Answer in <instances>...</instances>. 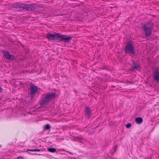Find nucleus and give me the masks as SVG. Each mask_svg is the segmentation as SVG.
<instances>
[{
	"label": "nucleus",
	"instance_id": "1",
	"mask_svg": "<svg viewBox=\"0 0 159 159\" xmlns=\"http://www.w3.org/2000/svg\"><path fill=\"white\" fill-rule=\"evenodd\" d=\"M56 93L55 92H49L46 94L45 97L43 98L39 101V104L40 105H46L53 98L56 97Z\"/></svg>",
	"mask_w": 159,
	"mask_h": 159
},
{
	"label": "nucleus",
	"instance_id": "2",
	"mask_svg": "<svg viewBox=\"0 0 159 159\" xmlns=\"http://www.w3.org/2000/svg\"><path fill=\"white\" fill-rule=\"evenodd\" d=\"M153 27V24L152 23H149L143 25L142 29L145 35L147 36H148L151 34Z\"/></svg>",
	"mask_w": 159,
	"mask_h": 159
},
{
	"label": "nucleus",
	"instance_id": "3",
	"mask_svg": "<svg viewBox=\"0 0 159 159\" xmlns=\"http://www.w3.org/2000/svg\"><path fill=\"white\" fill-rule=\"evenodd\" d=\"M124 51L125 53L127 54H132L134 55L135 53L133 46L130 42L126 43L124 49Z\"/></svg>",
	"mask_w": 159,
	"mask_h": 159
},
{
	"label": "nucleus",
	"instance_id": "4",
	"mask_svg": "<svg viewBox=\"0 0 159 159\" xmlns=\"http://www.w3.org/2000/svg\"><path fill=\"white\" fill-rule=\"evenodd\" d=\"M152 77L154 81L159 82V70L158 68H155L152 71Z\"/></svg>",
	"mask_w": 159,
	"mask_h": 159
},
{
	"label": "nucleus",
	"instance_id": "5",
	"mask_svg": "<svg viewBox=\"0 0 159 159\" xmlns=\"http://www.w3.org/2000/svg\"><path fill=\"white\" fill-rule=\"evenodd\" d=\"M60 38L61 40H70L71 39L70 36L60 34L58 33L54 32V39Z\"/></svg>",
	"mask_w": 159,
	"mask_h": 159
},
{
	"label": "nucleus",
	"instance_id": "6",
	"mask_svg": "<svg viewBox=\"0 0 159 159\" xmlns=\"http://www.w3.org/2000/svg\"><path fill=\"white\" fill-rule=\"evenodd\" d=\"M2 53L4 54V57L8 60L14 61L15 59L14 56L10 54L8 51L3 50L2 52Z\"/></svg>",
	"mask_w": 159,
	"mask_h": 159
},
{
	"label": "nucleus",
	"instance_id": "7",
	"mask_svg": "<svg viewBox=\"0 0 159 159\" xmlns=\"http://www.w3.org/2000/svg\"><path fill=\"white\" fill-rule=\"evenodd\" d=\"M30 94L31 97H33L34 96V94L38 92V87L34 85H30Z\"/></svg>",
	"mask_w": 159,
	"mask_h": 159
},
{
	"label": "nucleus",
	"instance_id": "8",
	"mask_svg": "<svg viewBox=\"0 0 159 159\" xmlns=\"http://www.w3.org/2000/svg\"><path fill=\"white\" fill-rule=\"evenodd\" d=\"M85 115L88 119H89L91 116V111L89 107H86L85 110Z\"/></svg>",
	"mask_w": 159,
	"mask_h": 159
},
{
	"label": "nucleus",
	"instance_id": "9",
	"mask_svg": "<svg viewBox=\"0 0 159 159\" xmlns=\"http://www.w3.org/2000/svg\"><path fill=\"white\" fill-rule=\"evenodd\" d=\"M18 7H20V8L27 9V10H33L34 9V7H31V6L30 5L27 6V5H24L22 4H19Z\"/></svg>",
	"mask_w": 159,
	"mask_h": 159
},
{
	"label": "nucleus",
	"instance_id": "10",
	"mask_svg": "<svg viewBox=\"0 0 159 159\" xmlns=\"http://www.w3.org/2000/svg\"><path fill=\"white\" fill-rule=\"evenodd\" d=\"M132 66H131V67L133 70H138L140 67V65L139 64H137L133 60H132Z\"/></svg>",
	"mask_w": 159,
	"mask_h": 159
},
{
	"label": "nucleus",
	"instance_id": "11",
	"mask_svg": "<svg viewBox=\"0 0 159 159\" xmlns=\"http://www.w3.org/2000/svg\"><path fill=\"white\" fill-rule=\"evenodd\" d=\"M143 121V119L142 117H138L135 119V121L138 124H140Z\"/></svg>",
	"mask_w": 159,
	"mask_h": 159
},
{
	"label": "nucleus",
	"instance_id": "12",
	"mask_svg": "<svg viewBox=\"0 0 159 159\" xmlns=\"http://www.w3.org/2000/svg\"><path fill=\"white\" fill-rule=\"evenodd\" d=\"M47 38L48 39H54V33H48L46 35Z\"/></svg>",
	"mask_w": 159,
	"mask_h": 159
},
{
	"label": "nucleus",
	"instance_id": "13",
	"mask_svg": "<svg viewBox=\"0 0 159 159\" xmlns=\"http://www.w3.org/2000/svg\"><path fill=\"white\" fill-rule=\"evenodd\" d=\"M44 131L45 130H48L50 129L51 126L49 124H47L44 126Z\"/></svg>",
	"mask_w": 159,
	"mask_h": 159
},
{
	"label": "nucleus",
	"instance_id": "14",
	"mask_svg": "<svg viewBox=\"0 0 159 159\" xmlns=\"http://www.w3.org/2000/svg\"><path fill=\"white\" fill-rule=\"evenodd\" d=\"M48 150L49 152H55L56 151V149L53 148H48Z\"/></svg>",
	"mask_w": 159,
	"mask_h": 159
},
{
	"label": "nucleus",
	"instance_id": "15",
	"mask_svg": "<svg viewBox=\"0 0 159 159\" xmlns=\"http://www.w3.org/2000/svg\"><path fill=\"white\" fill-rule=\"evenodd\" d=\"M27 151H32V152H39L40 151V149H27Z\"/></svg>",
	"mask_w": 159,
	"mask_h": 159
},
{
	"label": "nucleus",
	"instance_id": "16",
	"mask_svg": "<svg viewBox=\"0 0 159 159\" xmlns=\"http://www.w3.org/2000/svg\"><path fill=\"white\" fill-rule=\"evenodd\" d=\"M61 41H62L63 43H64V44H65V45L66 46L67 44H68L70 42V40H61Z\"/></svg>",
	"mask_w": 159,
	"mask_h": 159
},
{
	"label": "nucleus",
	"instance_id": "17",
	"mask_svg": "<svg viewBox=\"0 0 159 159\" xmlns=\"http://www.w3.org/2000/svg\"><path fill=\"white\" fill-rule=\"evenodd\" d=\"M125 126L126 128H129L131 126V124L130 123H128L125 125Z\"/></svg>",
	"mask_w": 159,
	"mask_h": 159
},
{
	"label": "nucleus",
	"instance_id": "18",
	"mask_svg": "<svg viewBox=\"0 0 159 159\" xmlns=\"http://www.w3.org/2000/svg\"><path fill=\"white\" fill-rule=\"evenodd\" d=\"M117 146L116 145L113 147V150L114 151V152H115L116 151L117 149Z\"/></svg>",
	"mask_w": 159,
	"mask_h": 159
},
{
	"label": "nucleus",
	"instance_id": "19",
	"mask_svg": "<svg viewBox=\"0 0 159 159\" xmlns=\"http://www.w3.org/2000/svg\"><path fill=\"white\" fill-rule=\"evenodd\" d=\"M75 139L76 140H81L82 139V138H80L79 137H76V138H75Z\"/></svg>",
	"mask_w": 159,
	"mask_h": 159
},
{
	"label": "nucleus",
	"instance_id": "20",
	"mask_svg": "<svg viewBox=\"0 0 159 159\" xmlns=\"http://www.w3.org/2000/svg\"><path fill=\"white\" fill-rule=\"evenodd\" d=\"M17 159H23V157L21 156L18 157L17 158Z\"/></svg>",
	"mask_w": 159,
	"mask_h": 159
},
{
	"label": "nucleus",
	"instance_id": "21",
	"mask_svg": "<svg viewBox=\"0 0 159 159\" xmlns=\"http://www.w3.org/2000/svg\"><path fill=\"white\" fill-rule=\"evenodd\" d=\"M3 90V89L2 87H0V93H1Z\"/></svg>",
	"mask_w": 159,
	"mask_h": 159
},
{
	"label": "nucleus",
	"instance_id": "22",
	"mask_svg": "<svg viewBox=\"0 0 159 159\" xmlns=\"http://www.w3.org/2000/svg\"><path fill=\"white\" fill-rule=\"evenodd\" d=\"M128 82L129 83L131 84H134V82H133L132 81H129Z\"/></svg>",
	"mask_w": 159,
	"mask_h": 159
},
{
	"label": "nucleus",
	"instance_id": "23",
	"mask_svg": "<svg viewBox=\"0 0 159 159\" xmlns=\"http://www.w3.org/2000/svg\"><path fill=\"white\" fill-rule=\"evenodd\" d=\"M29 154H33V155H37V154H36V153L32 154V153H30V152H29Z\"/></svg>",
	"mask_w": 159,
	"mask_h": 159
},
{
	"label": "nucleus",
	"instance_id": "24",
	"mask_svg": "<svg viewBox=\"0 0 159 159\" xmlns=\"http://www.w3.org/2000/svg\"><path fill=\"white\" fill-rule=\"evenodd\" d=\"M1 146H2V145H0V147H1Z\"/></svg>",
	"mask_w": 159,
	"mask_h": 159
},
{
	"label": "nucleus",
	"instance_id": "25",
	"mask_svg": "<svg viewBox=\"0 0 159 159\" xmlns=\"http://www.w3.org/2000/svg\"><path fill=\"white\" fill-rule=\"evenodd\" d=\"M44 42L45 43H46V41H44Z\"/></svg>",
	"mask_w": 159,
	"mask_h": 159
},
{
	"label": "nucleus",
	"instance_id": "26",
	"mask_svg": "<svg viewBox=\"0 0 159 159\" xmlns=\"http://www.w3.org/2000/svg\"><path fill=\"white\" fill-rule=\"evenodd\" d=\"M38 155H40L41 154H38Z\"/></svg>",
	"mask_w": 159,
	"mask_h": 159
}]
</instances>
